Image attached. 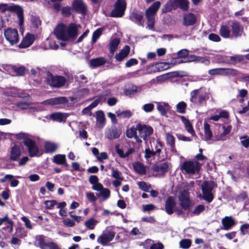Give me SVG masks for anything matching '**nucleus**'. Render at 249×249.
I'll return each mask as SVG.
<instances>
[{
	"label": "nucleus",
	"mask_w": 249,
	"mask_h": 249,
	"mask_svg": "<svg viewBox=\"0 0 249 249\" xmlns=\"http://www.w3.org/2000/svg\"><path fill=\"white\" fill-rule=\"evenodd\" d=\"M80 27V25L73 22L68 26L63 23H59L55 27L53 33L58 40L63 41L72 40L78 35V28Z\"/></svg>",
	"instance_id": "nucleus-1"
},
{
	"label": "nucleus",
	"mask_w": 249,
	"mask_h": 249,
	"mask_svg": "<svg viewBox=\"0 0 249 249\" xmlns=\"http://www.w3.org/2000/svg\"><path fill=\"white\" fill-rule=\"evenodd\" d=\"M15 137L18 140H23V144L27 148L29 155L30 157H40L42 153L36 142L30 137L28 133L21 132L15 134Z\"/></svg>",
	"instance_id": "nucleus-2"
},
{
	"label": "nucleus",
	"mask_w": 249,
	"mask_h": 249,
	"mask_svg": "<svg viewBox=\"0 0 249 249\" xmlns=\"http://www.w3.org/2000/svg\"><path fill=\"white\" fill-rule=\"evenodd\" d=\"M15 137L18 140H23V144L27 148L29 155L30 157H40L42 153L36 142L30 137L28 133L21 132L15 134Z\"/></svg>",
	"instance_id": "nucleus-3"
},
{
	"label": "nucleus",
	"mask_w": 249,
	"mask_h": 249,
	"mask_svg": "<svg viewBox=\"0 0 249 249\" xmlns=\"http://www.w3.org/2000/svg\"><path fill=\"white\" fill-rule=\"evenodd\" d=\"M210 98V92L206 88L201 87L190 92L191 102L198 105L206 104V101Z\"/></svg>",
	"instance_id": "nucleus-4"
},
{
	"label": "nucleus",
	"mask_w": 249,
	"mask_h": 249,
	"mask_svg": "<svg viewBox=\"0 0 249 249\" xmlns=\"http://www.w3.org/2000/svg\"><path fill=\"white\" fill-rule=\"evenodd\" d=\"M46 84L51 88H59L65 85L66 83V78L61 75H53L50 71L46 73L45 77Z\"/></svg>",
	"instance_id": "nucleus-5"
},
{
	"label": "nucleus",
	"mask_w": 249,
	"mask_h": 249,
	"mask_svg": "<svg viewBox=\"0 0 249 249\" xmlns=\"http://www.w3.org/2000/svg\"><path fill=\"white\" fill-rule=\"evenodd\" d=\"M0 10L2 12L9 10L16 13L18 18V25L21 26L24 23V14L23 8L18 5L13 4L8 6L6 3H0Z\"/></svg>",
	"instance_id": "nucleus-6"
},
{
	"label": "nucleus",
	"mask_w": 249,
	"mask_h": 249,
	"mask_svg": "<svg viewBox=\"0 0 249 249\" xmlns=\"http://www.w3.org/2000/svg\"><path fill=\"white\" fill-rule=\"evenodd\" d=\"M3 34L6 39L11 45H14L19 41V35L17 29L8 28L4 30Z\"/></svg>",
	"instance_id": "nucleus-7"
},
{
	"label": "nucleus",
	"mask_w": 249,
	"mask_h": 249,
	"mask_svg": "<svg viewBox=\"0 0 249 249\" xmlns=\"http://www.w3.org/2000/svg\"><path fill=\"white\" fill-rule=\"evenodd\" d=\"M124 14V0H117L114 4V9L110 13V17L120 18Z\"/></svg>",
	"instance_id": "nucleus-8"
},
{
	"label": "nucleus",
	"mask_w": 249,
	"mask_h": 249,
	"mask_svg": "<svg viewBox=\"0 0 249 249\" xmlns=\"http://www.w3.org/2000/svg\"><path fill=\"white\" fill-rule=\"evenodd\" d=\"M200 167L198 162L194 163L191 161H184L180 167L181 170H184L187 174H194L199 172Z\"/></svg>",
	"instance_id": "nucleus-9"
},
{
	"label": "nucleus",
	"mask_w": 249,
	"mask_h": 249,
	"mask_svg": "<svg viewBox=\"0 0 249 249\" xmlns=\"http://www.w3.org/2000/svg\"><path fill=\"white\" fill-rule=\"evenodd\" d=\"M68 102L69 100L67 97L59 96L45 100L41 102V104L43 105H50L53 107H56L57 106L65 104Z\"/></svg>",
	"instance_id": "nucleus-10"
},
{
	"label": "nucleus",
	"mask_w": 249,
	"mask_h": 249,
	"mask_svg": "<svg viewBox=\"0 0 249 249\" xmlns=\"http://www.w3.org/2000/svg\"><path fill=\"white\" fill-rule=\"evenodd\" d=\"M136 129L139 131V136L146 142H147V137L153 133V128L145 124H139L136 126Z\"/></svg>",
	"instance_id": "nucleus-11"
},
{
	"label": "nucleus",
	"mask_w": 249,
	"mask_h": 249,
	"mask_svg": "<svg viewBox=\"0 0 249 249\" xmlns=\"http://www.w3.org/2000/svg\"><path fill=\"white\" fill-rule=\"evenodd\" d=\"M72 9L76 13L83 16L87 14L88 7L83 0H73L71 4Z\"/></svg>",
	"instance_id": "nucleus-12"
},
{
	"label": "nucleus",
	"mask_w": 249,
	"mask_h": 249,
	"mask_svg": "<svg viewBox=\"0 0 249 249\" xmlns=\"http://www.w3.org/2000/svg\"><path fill=\"white\" fill-rule=\"evenodd\" d=\"M179 205L181 209L184 211H189L193 203L190 200L189 196L186 193H182L178 196Z\"/></svg>",
	"instance_id": "nucleus-13"
},
{
	"label": "nucleus",
	"mask_w": 249,
	"mask_h": 249,
	"mask_svg": "<svg viewBox=\"0 0 249 249\" xmlns=\"http://www.w3.org/2000/svg\"><path fill=\"white\" fill-rule=\"evenodd\" d=\"M177 202L175 198L173 196H168L165 202V211L169 214H172L176 208Z\"/></svg>",
	"instance_id": "nucleus-14"
},
{
	"label": "nucleus",
	"mask_w": 249,
	"mask_h": 249,
	"mask_svg": "<svg viewBox=\"0 0 249 249\" xmlns=\"http://www.w3.org/2000/svg\"><path fill=\"white\" fill-rule=\"evenodd\" d=\"M232 36L237 38L242 36L244 34V27L238 21H233L231 25Z\"/></svg>",
	"instance_id": "nucleus-15"
},
{
	"label": "nucleus",
	"mask_w": 249,
	"mask_h": 249,
	"mask_svg": "<svg viewBox=\"0 0 249 249\" xmlns=\"http://www.w3.org/2000/svg\"><path fill=\"white\" fill-rule=\"evenodd\" d=\"M35 40V36L31 33H27L23 38L18 47L19 48H27L31 46Z\"/></svg>",
	"instance_id": "nucleus-16"
},
{
	"label": "nucleus",
	"mask_w": 249,
	"mask_h": 249,
	"mask_svg": "<svg viewBox=\"0 0 249 249\" xmlns=\"http://www.w3.org/2000/svg\"><path fill=\"white\" fill-rule=\"evenodd\" d=\"M196 22V17L194 13H187L183 16L182 24L186 26H191L195 25Z\"/></svg>",
	"instance_id": "nucleus-17"
},
{
	"label": "nucleus",
	"mask_w": 249,
	"mask_h": 249,
	"mask_svg": "<svg viewBox=\"0 0 249 249\" xmlns=\"http://www.w3.org/2000/svg\"><path fill=\"white\" fill-rule=\"evenodd\" d=\"M142 91V88L141 86H137L133 83H129L125 87V96L132 97L136 95L138 92Z\"/></svg>",
	"instance_id": "nucleus-18"
},
{
	"label": "nucleus",
	"mask_w": 249,
	"mask_h": 249,
	"mask_svg": "<svg viewBox=\"0 0 249 249\" xmlns=\"http://www.w3.org/2000/svg\"><path fill=\"white\" fill-rule=\"evenodd\" d=\"M167 65V63L162 62V63H156L155 64H151L149 65L146 68L147 73L151 74L152 73H156L157 72L160 71L164 69L163 67L160 66L161 65ZM167 68H165L166 69Z\"/></svg>",
	"instance_id": "nucleus-19"
},
{
	"label": "nucleus",
	"mask_w": 249,
	"mask_h": 249,
	"mask_svg": "<svg viewBox=\"0 0 249 249\" xmlns=\"http://www.w3.org/2000/svg\"><path fill=\"white\" fill-rule=\"evenodd\" d=\"M129 19L139 26H142L143 24V14L140 11L132 12L129 16Z\"/></svg>",
	"instance_id": "nucleus-20"
},
{
	"label": "nucleus",
	"mask_w": 249,
	"mask_h": 249,
	"mask_svg": "<svg viewBox=\"0 0 249 249\" xmlns=\"http://www.w3.org/2000/svg\"><path fill=\"white\" fill-rule=\"evenodd\" d=\"M38 244L41 249H60L58 246L53 242H46L42 238L38 239Z\"/></svg>",
	"instance_id": "nucleus-21"
},
{
	"label": "nucleus",
	"mask_w": 249,
	"mask_h": 249,
	"mask_svg": "<svg viewBox=\"0 0 249 249\" xmlns=\"http://www.w3.org/2000/svg\"><path fill=\"white\" fill-rule=\"evenodd\" d=\"M166 143L170 147V151L177 155L178 153L175 148V138L173 135L170 133H166L165 134Z\"/></svg>",
	"instance_id": "nucleus-22"
},
{
	"label": "nucleus",
	"mask_w": 249,
	"mask_h": 249,
	"mask_svg": "<svg viewBox=\"0 0 249 249\" xmlns=\"http://www.w3.org/2000/svg\"><path fill=\"white\" fill-rule=\"evenodd\" d=\"M21 155V151L19 146L15 144L11 148L9 159L12 161H17Z\"/></svg>",
	"instance_id": "nucleus-23"
},
{
	"label": "nucleus",
	"mask_w": 249,
	"mask_h": 249,
	"mask_svg": "<svg viewBox=\"0 0 249 249\" xmlns=\"http://www.w3.org/2000/svg\"><path fill=\"white\" fill-rule=\"evenodd\" d=\"M157 104V109L160 112V115L163 116H167V112L171 109V107L168 103L166 102H156Z\"/></svg>",
	"instance_id": "nucleus-24"
},
{
	"label": "nucleus",
	"mask_w": 249,
	"mask_h": 249,
	"mask_svg": "<svg viewBox=\"0 0 249 249\" xmlns=\"http://www.w3.org/2000/svg\"><path fill=\"white\" fill-rule=\"evenodd\" d=\"M120 134V130L114 126H111L105 133L106 137L109 140L116 139Z\"/></svg>",
	"instance_id": "nucleus-25"
},
{
	"label": "nucleus",
	"mask_w": 249,
	"mask_h": 249,
	"mask_svg": "<svg viewBox=\"0 0 249 249\" xmlns=\"http://www.w3.org/2000/svg\"><path fill=\"white\" fill-rule=\"evenodd\" d=\"M235 224V221L231 216H225L222 220V227L221 229L229 230Z\"/></svg>",
	"instance_id": "nucleus-26"
},
{
	"label": "nucleus",
	"mask_w": 249,
	"mask_h": 249,
	"mask_svg": "<svg viewBox=\"0 0 249 249\" xmlns=\"http://www.w3.org/2000/svg\"><path fill=\"white\" fill-rule=\"evenodd\" d=\"M53 162L57 165H64L68 167L69 164L67 162L66 156L64 154H56L53 157Z\"/></svg>",
	"instance_id": "nucleus-27"
},
{
	"label": "nucleus",
	"mask_w": 249,
	"mask_h": 249,
	"mask_svg": "<svg viewBox=\"0 0 249 249\" xmlns=\"http://www.w3.org/2000/svg\"><path fill=\"white\" fill-rule=\"evenodd\" d=\"M67 118V116L65 115V114L60 112L52 113L49 117L50 120L60 123L65 122Z\"/></svg>",
	"instance_id": "nucleus-28"
},
{
	"label": "nucleus",
	"mask_w": 249,
	"mask_h": 249,
	"mask_svg": "<svg viewBox=\"0 0 249 249\" xmlns=\"http://www.w3.org/2000/svg\"><path fill=\"white\" fill-rule=\"evenodd\" d=\"M106 63V59L103 57L91 59L89 62L90 67L93 69L102 66Z\"/></svg>",
	"instance_id": "nucleus-29"
},
{
	"label": "nucleus",
	"mask_w": 249,
	"mask_h": 249,
	"mask_svg": "<svg viewBox=\"0 0 249 249\" xmlns=\"http://www.w3.org/2000/svg\"><path fill=\"white\" fill-rule=\"evenodd\" d=\"M216 186V184L213 181H204L201 186L202 192H212Z\"/></svg>",
	"instance_id": "nucleus-30"
},
{
	"label": "nucleus",
	"mask_w": 249,
	"mask_h": 249,
	"mask_svg": "<svg viewBox=\"0 0 249 249\" xmlns=\"http://www.w3.org/2000/svg\"><path fill=\"white\" fill-rule=\"evenodd\" d=\"M57 148V145L54 142L47 141L44 143V149L46 153H53Z\"/></svg>",
	"instance_id": "nucleus-31"
},
{
	"label": "nucleus",
	"mask_w": 249,
	"mask_h": 249,
	"mask_svg": "<svg viewBox=\"0 0 249 249\" xmlns=\"http://www.w3.org/2000/svg\"><path fill=\"white\" fill-rule=\"evenodd\" d=\"M133 167L135 171L139 174L144 175L146 172L144 164L140 162H134L133 163Z\"/></svg>",
	"instance_id": "nucleus-32"
},
{
	"label": "nucleus",
	"mask_w": 249,
	"mask_h": 249,
	"mask_svg": "<svg viewBox=\"0 0 249 249\" xmlns=\"http://www.w3.org/2000/svg\"><path fill=\"white\" fill-rule=\"evenodd\" d=\"M120 43V40L117 38H114L111 40L109 43V52L112 56L118 48Z\"/></svg>",
	"instance_id": "nucleus-33"
},
{
	"label": "nucleus",
	"mask_w": 249,
	"mask_h": 249,
	"mask_svg": "<svg viewBox=\"0 0 249 249\" xmlns=\"http://www.w3.org/2000/svg\"><path fill=\"white\" fill-rule=\"evenodd\" d=\"M156 15L145 12V16L147 20V27L150 30H153L155 25V17Z\"/></svg>",
	"instance_id": "nucleus-34"
},
{
	"label": "nucleus",
	"mask_w": 249,
	"mask_h": 249,
	"mask_svg": "<svg viewBox=\"0 0 249 249\" xmlns=\"http://www.w3.org/2000/svg\"><path fill=\"white\" fill-rule=\"evenodd\" d=\"M168 167V163L166 162H165L155 165L153 168V170L155 172H161L163 174H164L167 172Z\"/></svg>",
	"instance_id": "nucleus-35"
},
{
	"label": "nucleus",
	"mask_w": 249,
	"mask_h": 249,
	"mask_svg": "<svg viewBox=\"0 0 249 249\" xmlns=\"http://www.w3.org/2000/svg\"><path fill=\"white\" fill-rule=\"evenodd\" d=\"M161 5V2L160 1L154 2L145 11L146 12L156 15Z\"/></svg>",
	"instance_id": "nucleus-36"
},
{
	"label": "nucleus",
	"mask_w": 249,
	"mask_h": 249,
	"mask_svg": "<svg viewBox=\"0 0 249 249\" xmlns=\"http://www.w3.org/2000/svg\"><path fill=\"white\" fill-rule=\"evenodd\" d=\"M202 195H200L198 197L201 200H204L208 203H211L214 198V196L212 192H202Z\"/></svg>",
	"instance_id": "nucleus-37"
},
{
	"label": "nucleus",
	"mask_w": 249,
	"mask_h": 249,
	"mask_svg": "<svg viewBox=\"0 0 249 249\" xmlns=\"http://www.w3.org/2000/svg\"><path fill=\"white\" fill-rule=\"evenodd\" d=\"M229 63L232 65H235L238 62H241L244 59V55L241 54H235L229 56Z\"/></svg>",
	"instance_id": "nucleus-38"
},
{
	"label": "nucleus",
	"mask_w": 249,
	"mask_h": 249,
	"mask_svg": "<svg viewBox=\"0 0 249 249\" xmlns=\"http://www.w3.org/2000/svg\"><path fill=\"white\" fill-rule=\"evenodd\" d=\"M204 133H205V140L209 141L210 140L212 137L213 134L210 128V124L205 122L204 123Z\"/></svg>",
	"instance_id": "nucleus-39"
},
{
	"label": "nucleus",
	"mask_w": 249,
	"mask_h": 249,
	"mask_svg": "<svg viewBox=\"0 0 249 249\" xmlns=\"http://www.w3.org/2000/svg\"><path fill=\"white\" fill-rule=\"evenodd\" d=\"M110 195V191L109 189L107 188H103L98 193L96 194V196L97 197H103L104 199L103 200H105L107 199Z\"/></svg>",
	"instance_id": "nucleus-40"
},
{
	"label": "nucleus",
	"mask_w": 249,
	"mask_h": 249,
	"mask_svg": "<svg viewBox=\"0 0 249 249\" xmlns=\"http://www.w3.org/2000/svg\"><path fill=\"white\" fill-rule=\"evenodd\" d=\"M219 33L220 36L223 38H228L230 37L231 31L229 27L227 26L221 25L219 30Z\"/></svg>",
	"instance_id": "nucleus-41"
},
{
	"label": "nucleus",
	"mask_w": 249,
	"mask_h": 249,
	"mask_svg": "<svg viewBox=\"0 0 249 249\" xmlns=\"http://www.w3.org/2000/svg\"><path fill=\"white\" fill-rule=\"evenodd\" d=\"M12 70L17 75L19 76L24 75L26 71V69L24 66H13L12 67Z\"/></svg>",
	"instance_id": "nucleus-42"
},
{
	"label": "nucleus",
	"mask_w": 249,
	"mask_h": 249,
	"mask_svg": "<svg viewBox=\"0 0 249 249\" xmlns=\"http://www.w3.org/2000/svg\"><path fill=\"white\" fill-rule=\"evenodd\" d=\"M98 223V221L94 218H90L85 222V226L89 230L94 229L95 226Z\"/></svg>",
	"instance_id": "nucleus-43"
},
{
	"label": "nucleus",
	"mask_w": 249,
	"mask_h": 249,
	"mask_svg": "<svg viewBox=\"0 0 249 249\" xmlns=\"http://www.w3.org/2000/svg\"><path fill=\"white\" fill-rule=\"evenodd\" d=\"M96 120L102 126H104L105 124L106 118L105 114L102 110H99L97 112L96 116Z\"/></svg>",
	"instance_id": "nucleus-44"
},
{
	"label": "nucleus",
	"mask_w": 249,
	"mask_h": 249,
	"mask_svg": "<svg viewBox=\"0 0 249 249\" xmlns=\"http://www.w3.org/2000/svg\"><path fill=\"white\" fill-rule=\"evenodd\" d=\"M239 71L236 69L231 68H224L223 75L235 76L238 75Z\"/></svg>",
	"instance_id": "nucleus-45"
},
{
	"label": "nucleus",
	"mask_w": 249,
	"mask_h": 249,
	"mask_svg": "<svg viewBox=\"0 0 249 249\" xmlns=\"http://www.w3.org/2000/svg\"><path fill=\"white\" fill-rule=\"evenodd\" d=\"M177 111L181 114H184L186 112L187 104L184 101L179 102L176 106Z\"/></svg>",
	"instance_id": "nucleus-46"
},
{
	"label": "nucleus",
	"mask_w": 249,
	"mask_h": 249,
	"mask_svg": "<svg viewBox=\"0 0 249 249\" xmlns=\"http://www.w3.org/2000/svg\"><path fill=\"white\" fill-rule=\"evenodd\" d=\"M103 31V29L102 28H99L93 32L91 39L92 43H94L96 42L97 39L102 35Z\"/></svg>",
	"instance_id": "nucleus-47"
},
{
	"label": "nucleus",
	"mask_w": 249,
	"mask_h": 249,
	"mask_svg": "<svg viewBox=\"0 0 249 249\" xmlns=\"http://www.w3.org/2000/svg\"><path fill=\"white\" fill-rule=\"evenodd\" d=\"M192 241L190 239H182L179 242L180 247L183 249H187L191 246Z\"/></svg>",
	"instance_id": "nucleus-48"
},
{
	"label": "nucleus",
	"mask_w": 249,
	"mask_h": 249,
	"mask_svg": "<svg viewBox=\"0 0 249 249\" xmlns=\"http://www.w3.org/2000/svg\"><path fill=\"white\" fill-rule=\"evenodd\" d=\"M208 73L211 75H223L224 68H218L209 70Z\"/></svg>",
	"instance_id": "nucleus-49"
},
{
	"label": "nucleus",
	"mask_w": 249,
	"mask_h": 249,
	"mask_svg": "<svg viewBox=\"0 0 249 249\" xmlns=\"http://www.w3.org/2000/svg\"><path fill=\"white\" fill-rule=\"evenodd\" d=\"M137 184L139 188L144 192H148L149 191V189L151 188L150 184H148L147 183L143 181L138 182Z\"/></svg>",
	"instance_id": "nucleus-50"
},
{
	"label": "nucleus",
	"mask_w": 249,
	"mask_h": 249,
	"mask_svg": "<svg viewBox=\"0 0 249 249\" xmlns=\"http://www.w3.org/2000/svg\"><path fill=\"white\" fill-rule=\"evenodd\" d=\"M71 9L72 8L69 6L62 7L61 10L62 15L65 17H69L71 14Z\"/></svg>",
	"instance_id": "nucleus-51"
},
{
	"label": "nucleus",
	"mask_w": 249,
	"mask_h": 249,
	"mask_svg": "<svg viewBox=\"0 0 249 249\" xmlns=\"http://www.w3.org/2000/svg\"><path fill=\"white\" fill-rule=\"evenodd\" d=\"M178 7L183 11H187L189 8V1L187 0H178Z\"/></svg>",
	"instance_id": "nucleus-52"
},
{
	"label": "nucleus",
	"mask_w": 249,
	"mask_h": 249,
	"mask_svg": "<svg viewBox=\"0 0 249 249\" xmlns=\"http://www.w3.org/2000/svg\"><path fill=\"white\" fill-rule=\"evenodd\" d=\"M173 10H174V9L173 7L170 0H169L162 8L161 12L162 13H166L171 11Z\"/></svg>",
	"instance_id": "nucleus-53"
},
{
	"label": "nucleus",
	"mask_w": 249,
	"mask_h": 249,
	"mask_svg": "<svg viewBox=\"0 0 249 249\" xmlns=\"http://www.w3.org/2000/svg\"><path fill=\"white\" fill-rule=\"evenodd\" d=\"M231 125H228L226 126L225 125L222 126V129H223V132L221 134L220 136V138H217L216 141H221L222 140V137H224L225 135L228 134L231 130Z\"/></svg>",
	"instance_id": "nucleus-54"
},
{
	"label": "nucleus",
	"mask_w": 249,
	"mask_h": 249,
	"mask_svg": "<svg viewBox=\"0 0 249 249\" xmlns=\"http://www.w3.org/2000/svg\"><path fill=\"white\" fill-rule=\"evenodd\" d=\"M205 207L202 204L197 205L192 212L193 215H199L201 213L205 210Z\"/></svg>",
	"instance_id": "nucleus-55"
},
{
	"label": "nucleus",
	"mask_w": 249,
	"mask_h": 249,
	"mask_svg": "<svg viewBox=\"0 0 249 249\" xmlns=\"http://www.w3.org/2000/svg\"><path fill=\"white\" fill-rule=\"evenodd\" d=\"M16 106L22 110H26L29 108L30 104L27 102L21 101L18 102L17 103Z\"/></svg>",
	"instance_id": "nucleus-56"
},
{
	"label": "nucleus",
	"mask_w": 249,
	"mask_h": 249,
	"mask_svg": "<svg viewBox=\"0 0 249 249\" xmlns=\"http://www.w3.org/2000/svg\"><path fill=\"white\" fill-rule=\"evenodd\" d=\"M57 204V202L55 200H46L44 202L46 208L49 210H52Z\"/></svg>",
	"instance_id": "nucleus-57"
},
{
	"label": "nucleus",
	"mask_w": 249,
	"mask_h": 249,
	"mask_svg": "<svg viewBox=\"0 0 249 249\" xmlns=\"http://www.w3.org/2000/svg\"><path fill=\"white\" fill-rule=\"evenodd\" d=\"M189 51L186 49H183L179 51L177 53V55L178 58H185L188 56Z\"/></svg>",
	"instance_id": "nucleus-58"
},
{
	"label": "nucleus",
	"mask_w": 249,
	"mask_h": 249,
	"mask_svg": "<svg viewBox=\"0 0 249 249\" xmlns=\"http://www.w3.org/2000/svg\"><path fill=\"white\" fill-rule=\"evenodd\" d=\"M249 230V224L245 223L242 225L240 227V230L241 231V234L242 235H246V234L249 233L248 230Z\"/></svg>",
	"instance_id": "nucleus-59"
},
{
	"label": "nucleus",
	"mask_w": 249,
	"mask_h": 249,
	"mask_svg": "<svg viewBox=\"0 0 249 249\" xmlns=\"http://www.w3.org/2000/svg\"><path fill=\"white\" fill-rule=\"evenodd\" d=\"M240 139L241 140V143L244 147L248 148L249 147V136H241Z\"/></svg>",
	"instance_id": "nucleus-60"
},
{
	"label": "nucleus",
	"mask_w": 249,
	"mask_h": 249,
	"mask_svg": "<svg viewBox=\"0 0 249 249\" xmlns=\"http://www.w3.org/2000/svg\"><path fill=\"white\" fill-rule=\"evenodd\" d=\"M97 242L103 246L107 245V244L109 242L104 234L98 238Z\"/></svg>",
	"instance_id": "nucleus-61"
},
{
	"label": "nucleus",
	"mask_w": 249,
	"mask_h": 249,
	"mask_svg": "<svg viewBox=\"0 0 249 249\" xmlns=\"http://www.w3.org/2000/svg\"><path fill=\"white\" fill-rule=\"evenodd\" d=\"M154 108V105L152 103L146 104L142 106V109L145 112H150L153 110Z\"/></svg>",
	"instance_id": "nucleus-62"
},
{
	"label": "nucleus",
	"mask_w": 249,
	"mask_h": 249,
	"mask_svg": "<svg viewBox=\"0 0 249 249\" xmlns=\"http://www.w3.org/2000/svg\"><path fill=\"white\" fill-rule=\"evenodd\" d=\"M115 58L117 61H122L124 58V47L123 48L119 53L115 55Z\"/></svg>",
	"instance_id": "nucleus-63"
},
{
	"label": "nucleus",
	"mask_w": 249,
	"mask_h": 249,
	"mask_svg": "<svg viewBox=\"0 0 249 249\" xmlns=\"http://www.w3.org/2000/svg\"><path fill=\"white\" fill-rule=\"evenodd\" d=\"M17 96L21 98L29 99L30 96L29 94L26 93L24 90H19L17 91Z\"/></svg>",
	"instance_id": "nucleus-64"
}]
</instances>
